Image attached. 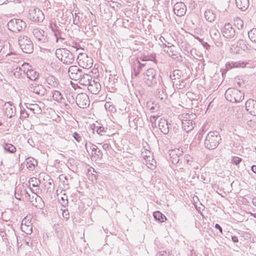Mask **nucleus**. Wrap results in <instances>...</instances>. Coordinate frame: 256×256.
<instances>
[{
	"mask_svg": "<svg viewBox=\"0 0 256 256\" xmlns=\"http://www.w3.org/2000/svg\"><path fill=\"white\" fill-rule=\"evenodd\" d=\"M174 152V150L171 152L170 154V155L171 156L172 158V162L173 164H177L179 161L178 156H176V158H172V156H174V154H172Z\"/></svg>",
	"mask_w": 256,
	"mask_h": 256,
	"instance_id": "obj_52",
	"label": "nucleus"
},
{
	"mask_svg": "<svg viewBox=\"0 0 256 256\" xmlns=\"http://www.w3.org/2000/svg\"><path fill=\"white\" fill-rule=\"evenodd\" d=\"M226 99L232 102H238L244 98V94L235 88H229L225 92Z\"/></svg>",
	"mask_w": 256,
	"mask_h": 256,
	"instance_id": "obj_4",
	"label": "nucleus"
},
{
	"mask_svg": "<svg viewBox=\"0 0 256 256\" xmlns=\"http://www.w3.org/2000/svg\"><path fill=\"white\" fill-rule=\"evenodd\" d=\"M26 107L34 114H40L42 112L40 106L36 103H25Z\"/></svg>",
	"mask_w": 256,
	"mask_h": 256,
	"instance_id": "obj_26",
	"label": "nucleus"
},
{
	"mask_svg": "<svg viewBox=\"0 0 256 256\" xmlns=\"http://www.w3.org/2000/svg\"><path fill=\"white\" fill-rule=\"evenodd\" d=\"M248 64V62L239 61L237 62H232V64H230V66L231 68H244L246 67Z\"/></svg>",
	"mask_w": 256,
	"mask_h": 256,
	"instance_id": "obj_37",
	"label": "nucleus"
},
{
	"mask_svg": "<svg viewBox=\"0 0 256 256\" xmlns=\"http://www.w3.org/2000/svg\"><path fill=\"white\" fill-rule=\"evenodd\" d=\"M246 110L252 116H256V101L252 99H249L246 102Z\"/></svg>",
	"mask_w": 256,
	"mask_h": 256,
	"instance_id": "obj_21",
	"label": "nucleus"
},
{
	"mask_svg": "<svg viewBox=\"0 0 256 256\" xmlns=\"http://www.w3.org/2000/svg\"><path fill=\"white\" fill-rule=\"evenodd\" d=\"M18 44L22 52L31 54L34 50V44L30 38L26 36H20L18 39Z\"/></svg>",
	"mask_w": 256,
	"mask_h": 256,
	"instance_id": "obj_5",
	"label": "nucleus"
},
{
	"mask_svg": "<svg viewBox=\"0 0 256 256\" xmlns=\"http://www.w3.org/2000/svg\"><path fill=\"white\" fill-rule=\"evenodd\" d=\"M21 228L27 234H30L32 232V224L30 222L27 220L26 218H24L22 222Z\"/></svg>",
	"mask_w": 256,
	"mask_h": 256,
	"instance_id": "obj_24",
	"label": "nucleus"
},
{
	"mask_svg": "<svg viewBox=\"0 0 256 256\" xmlns=\"http://www.w3.org/2000/svg\"><path fill=\"white\" fill-rule=\"evenodd\" d=\"M82 70L76 66H71L68 70V74L70 78L74 80L80 78L82 74Z\"/></svg>",
	"mask_w": 256,
	"mask_h": 256,
	"instance_id": "obj_15",
	"label": "nucleus"
},
{
	"mask_svg": "<svg viewBox=\"0 0 256 256\" xmlns=\"http://www.w3.org/2000/svg\"><path fill=\"white\" fill-rule=\"evenodd\" d=\"M46 80L50 87L56 88L59 85L58 79L53 76L49 75L46 78Z\"/></svg>",
	"mask_w": 256,
	"mask_h": 256,
	"instance_id": "obj_27",
	"label": "nucleus"
},
{
	"mask_svg": "<svg viewBox=\"0 0 256 256\" xmlns=\"http://www.w3.org/2000/svg\"><path fill=\"white\" fill-rule=\"evenodd\" d=\"M73 137L78 142H80L82 140V137L80 136V134L77 133L76 132H74L73 134Z\"/></svg>",
	"mask_w": 256,
	"mask_h": 256,
	"instance_id": "obj_54",
	"label": "nucleus"
},
{
	"mask_svg": "<svg viewBox=\"0 0 256 256\" xmlns=\"http://www.w3.org/2000/svg\"><path fill=\"white\" fill-rule=\"evenodd\" d=\"M28 18L32 21L40 22L44 20V16L39 8H30L29 10Z\"/></svg>",
	"mask_w": 256,
	"mask_h": 256,
	"instance_id": "obj_9",
	"label": "nucleus"
},
{
	"mask_svg": "<svg viewBox=\"0 0 256 256\" xmlns=\"http://www.w3.org/2000/svg\"><path fill=\"white\" fill-rule=\"evenodd\" d=\"M102 147L104 150H106L109 149L110 147V145L108 144H104L102 146Z\"/></svg>",
	"mask_w": 256,
	"mask_h": 256,
	"instance_id": "obj_60",
	"label": "nucleus"
},
{
	"mask_svg": "<svg viewBox=\"0 0 256 256\" xmlns=\"http://www.w3.org/2000/svg\"><path fill=\"white\" fill-rule=\"evenodd\" d=\"M215 228L218 230L221 233V234H222V228L220 226V224H215V226H214Z\"/></svg>",
	"mask_w": 256,
	"mask_h": 256,
	"instance_id": "obj_61",
	"label": "nucleus"
},
{
	"mask_svg": "<svg viewBox=\"0 0 256 256\" xmlns=\"http://www.w3.org/2000/svg\"><path fill=\"white\" fill-rule=\"evenodd\" d=\"M94 156L98 159H101L102 158L103 154L102 152L100 149H98L95 152H94Z\"/></svg>",
	"mask_w": 256,
	"mask_h": 256,
	"instance_id": "obj_51",
	"label": "nucleus"
},
{
	"mask_svg": "<svg viewBox=\"0 0 256 256\" xmlns=\"http://www.w3.org/2000/svg\"><path fill=\"white\" fill-rule=\"evenodd\" d=\"M66 100H65V102H66L69 105V104H74L75 102V99L72 96L69 94L68 95H67L66 96Z\"/></svg>",
	"mask_w": 256,
	"mask_h": 256,
	"instance_id": "obj_49",
	"label": "nucleus"
},
{
	"mask_svg": "<svg viewBox=\"0 0 256 256\" xmlns=\"http://www.w3.org/2000/svg\"><path fill=\"white\" fill-rule=\"evenodd\" d=\"M29 114H28L27 112L25 110H20V118H28Z\"/></svg>",
	"mask_w": 256,
	"mask_h": 256,
	"instance_id": "obj_53",
	"label": "nucleus"
},
{
	"mask_svg": "<svg viewBox=\"0 0 256 256\" xmlns=\"http://www.w3.org/2000/svg\"><path fill=\"white\" fill-rule=\"evenodd\" d=\"M236 4L238 8L242 11L246 10L249 6L248 0H236Z\"/></svg>",
	"mask_w": 256,
	"mask_h": 256,
	"instance_id": "obj_31",
	"label": "nucleus"
},
{
	"mask_svg": "<svg viewBox=\"0 0 256 256\" xmlns=\"http://www.w3.org/2000/svg\"><path fill=\"white\" fill-rule=\"evenodd\" d=\"M170 132V133H174L176 134L178 132L179 126L178 124L176 123L173 122L172 121L169 123V128Z\"/></svg>",
	"mask_w": 256,
	"mask_h": 256,
	"instance_id": "obj_36",
	"label": "nucleus"
},
{
	"mask_svg": "<svg viewBox=\"0 0 256 256\" xmlns=\"http://www.w3.org/2000/svg\"><path fill=\"white\" fill-rule=\"evenodd\" d=\"M108 6H110L114 10H116L119 8L118 4L116 2L113 1L108 2Z\"/></svg>",
	"mask_w": 256,
	"mask_h": 256,
	"instance_id": "obj_48",
	"label": "nucleus"
},
{
	"mask_svg": "<svg viewBox=\"0 0 256 256\" xmlns=\"http://www.w3.org/2000/svg\"><path fill=\"white\" fill-rule=\"evenodd\" d=\"M32 34L38 44H44L48 42L47 36L44 30L38 28H36L34 29Z\"/></svg>",
	"mask_w": 256,
	"mask_h": 256,
	"instance_id": "obj_12",
	"label": "nucleus"
},
{
	"mask_svg": "<svg viewBox=\"0 0 256 256\" xmlns=\"http://www.w3.org/2000/svg\"><path fill=\"white\" fill-rule=\"evenodd\" d=\"M5 114L8 118H11L15 115L16 108L15 106L10 103L8 102L4 104Z\"/></svg>",
	"mask_w": 256,
	"mask_h": 256,
	"instance_id": "obj_23",
	"label": "nucleus"
},
{
	"mask_svg": "<svg viewBox=\"0 0 256 256\" xmlns=\"http://www.w3.org/2000/svg\"><path fill=\"white\" fill-rule=\"evenodd\" d=\"M28 142L32 148H34L36 146L35 142H34V140H33V139L32 138H29L28 140Z\"/></svg>",
	"mask_w": 256,
	"mask_h": 256,
	"instance_id": "obj_57",
	"label": "nucleus"
},
{
	"mask_svg": "<svg viewBox=\"0 0 256 256\" xmlns=\"http://www.w3.org/2000/svg\"><path fill=\"white\" fill-rule=\"evenodd\" d=\"M169 254L165 250L160 251L157 254V256H168Z\"/></svg>",
	"mask_w": 256,
	"mask_h": 256,
	"instance_id": "obj_59",
	"label": "nucleus"
},
{
	"mask_svg": "<svg viewBox=\"0 0 256 256\" xmlns=\"http://www.w3.org/2000/svg\"><path fill=\"white\" fill-rule=\"evenodd\" d=\"M204 16L208 21L212 22L214 20L216 16L213 10L208 9L205 12Z\"/></svg>",
	"mask_w": 256,
	"mask_h": 256,
	"instance_id": "obj_33",
	"label": "nucleus"
},
{
	"mask_svg": "<svg viewBox=\"0 0 256 256\" xmlns=\"http://www.w3.org/2000/svg\"><path fill=\"white\" fill-rule=\"evenodd\" d=\"M248 36L252 42L256 44V28H252L248 32Z\"/></svg>",
	"mask_w": 256,
	"mask_h": 256,
	"instance_id": "obj_38",
	"label": "nucleus"
},
{
	"mask_svg": "<svg viewBox=\"0 0 256 256\" xmlns=\"http://www.w3.org/2000/svg\"><path fill=\"white\" fill-rule=\"evenodd\" d=\"M72 16L74 24L78 25L82 18V14L80 12L75 13L74 15L72 14Z\"/></svg>",
	"mask_w": 256,
	"mask_h": 256,
	"instance_id": "obj_39",
	"label": "nucleus"
},
{
	"mask_svg": "<svg viewBox=\"0 0 256 256\" xmlns=\"http://www.w3.org/2000/svg\"><path fill=\"white\" fill-rule=\"evenodd\" d=\"M94 128H92L93 130H96V132L101 136L103 135L104 134L102 132H106L105 128L102 126H96L95 125L94 126Z\"/></svg>",
	"mask_w": 256,
	"mask_h": 256,
	"instance_id": "obj_46",
	"label": "nucleus"
},
{
	"mask_svg": "<svg viewBox=\"0 0 256 256\" xmlns=\"http://www.w3.org/2000/svg\"><path fill=\"white\" fill-rule=\"evenodd\" d=\"M80 75L81 76H80V78L76 80L78 82V83L80 85L88 86L92 80V76L91 75L84 74L83 72H82V74Z\"/></svg>",
	"mask_w": 256,
	"mask_h": 256,
	"instance_id": "obj_22",
	"label": "nucleus"
},
{
	"mask_svg": "<svg viewBox=\"0 0 256 256\" xmlns=\"http://www.w3.org/2000/svg\"><path fill=\"white\" fill-rule=\"evenodd\" d=\"M210 34L213 40H218L221 38L220 32L216 29L210 30Z\"/></svg>",
	"mask_w": 256,
	"mask_h": 256,
	"instance_id": "obj_40",
	"label": "nucleus"
},
{
	"mask_svg": "<svg viewBox=\"0 0 256 256\" xmlns=\"http://www.w3.org/2000/svg\"><path fill=\"white\" fill-rule=\"evenodd\" d=\"M194 115H192V116H188V118L186 117V119L181 120L182 128L186 132H188L194 128V123H193L192 118Z\"/></svg>",
	"mask_w": 256,
	"mask_h": 256,
	"instance_id": "obj_16",
	"label": "nucleus"
},
{
	"mask_svg": "<svg viewBox=\"0 0 256 256\" xmlns=\"http://www.w3.org/2000/svg\"><path fill=\"white\" fill-rule=\"evenodd\" d=\"M104 108L106 110L111 112H116L115 106L112 104L111 102H107L104 104Z\"/></svg>",
	"mask_w": 256,
	"mask_h": 256,
	"instance_id": "obj_42",
	"label": "nucleus"
},
{
	"mask_svg": "<svg viewBox=\"0 0 256 256\" xmlns=\"http://www.w3.org/2000/svg\"><path fill=\"white\" fill-rule=\"evenodd\" d=\"M75 101L77 105L80 108H86L90 105V101L88 96L86 93L78 94Z\"/></svg>",
	"mask_w": 256,
	"mask_h": 256,
	"instance_id": "obj_11",
	"label": "nucleus"
},
{
	"mask_svg": "<svg viewBox=\"0 0 256 256\" xmlns=\"http://www.w3.org/2000/svg\"><path fill=\"white\" fill-rule=\"evenodd\" d=\"M215 44L218 47H220L222 46V41L221 38H218V40H213Z\"/></svg>",
	"mask_w": 256,
	"mask_h": 256,
	"instance_id": "obj_55",
	"label": "nucleus"
},
{
	"mask_svg": "<svg viewBox=\"0 0 256 256\" xmlns=\"http://www.w3.org/2000/svg\"><path fill=\"white\" fill-rule=\"evenodd\" d=\"M26 75L30 80H36L38 77L39 73L36 70L30 68L27 70Z\"/></svg>",
	"mask_w": 256,
	"mask_h": 256,
	"instance_id": "obj_32",
	"label": "nucleus"
},
{
	"mask_svg": "<svg viewBox=\"0 0 256 256\" xmlns=\"http://www.w3.org/2000/svg\"><path fill=\"white\" fill-rule=\"evenodd\" d=\"M202 46L207 50H209L210 49V45L206 42L202 40L201 42Z\"/></svg>",
	"mask_w": 256,
	"mask_h": 256,
	"instance_id": "obj_58",
	"label": "nucleus"
},
{
	"mask_svg": "<svg viewBox=\"0 0 256 256\" xmlns=\"http://www.w3.org/2000/svg\"><path fill=\"white\" fill-rule=\"evenodd\" d=\"M153 216L156 220L160 222H164L166 220V216L159 211L154 212Z\"/></svg>",
	"mask_w": 256,
	"mask_h": 256,
	"instance_id": "obj_35",
	"label": "nucleus"
},
{
	"mask_svg": "<svg viewBox=\"0 0 256 256\" xmlns=\"http://www.w3.org/2000/svg\"><path fill=\"white\" fill-rule=\"evenodd\" d=\"M142 156L143 158L142 162L145 164L149 168L154 170L156 167V162L153 158L152 153L144 149L142 152Z\"/></svg>",
	"mask_w": 256,
	"mask_h": 256,
	"instance_id": "obj_7",
	"label": "nucleus"
},
{
	"mask_svg": "<svg viewBox=\"0 0 256 256\" xmlns=\"http://www.w3.org/2000/svg\"><path fill=\"white\" fill-rule=\"evenodd\" d=\"M186 6L184 2H177L174 4V12L177 16H183L186 14Z\"/></svg>",
	"mask_w": 256,
	"mask_h": 256,
	"instance_id": "obj_19",
	"label": "nucleus"
},
{
	"mask_svg": "<svg viewBox=\"0 0 256 256\" xmlns=\"http://www.w3.org/2000/svg\"><path fill=\"white\" fill-rule=\"evenodd\" d=\"M77 61L80 67L86 69L90 68L93 64L92 58L86 53H80L77 56Z\"/></svg>",
	"mask_w": 256,
	"mask_h": 256,
	"instance_id": "obj_8",
	"label": "nucleus"
},
{
	"mask_svg": "<svg viewBox=\"0 0 256 256\" xmlns=\"http://www.w3.org/2000/svg\"><path fill=\"white\" fill-rule=\"evenodd\" d=\"M242 159L239 157L234 156L232 159V163L238 165L242 162Z\"/></svg>",
	"mask_w": 256,
	"mask_h": 256,
	"instance_id": "obj_50",
	"label": "nucleus"
},
{
	"mask_svg": "<svg viewBox=\"0 0 256 256\" xmlns=\"http://www.w3.org/2000/svg\"><path fill=\"white\" fill-rule=\"evenodd\" d=\"M234 26L238 28V29L240 30L243 28L244 22L240 18L238 17L234 19Z\"/></svg>",
	"mask_w": 256,
	"mask_h": 256,
	"instance_id": "obj_43",
	"label": "nucleus"
},
{
	"mask_svg": "<svg viewBox=\"0 0 256 256\" xmlns=\"http://www.w3.org/2000/svg\"><path fill=\"white\" fill-rule=\"evenodd\" d=\"M7 26L8 29L13 32H20L25 29L26 23L20 19L13 18L10 20Z\"/></svg>",
	"mask_w": 256,
	"mask_h": 256,
	"instance_id": "obj_6",
	"label": "nucleus"
},
{
	"mask_svg": "<svg viewBox=\"0 0 256 256\" xmlns=\"http://www.w3.org/2000/svg\"><path fill=\"white\" fill-rule=\"evenodd\" d=\"M26 166L30 170H33L38 164L37 160L32 158H28L26 159Z\"/></svg>",
	"mask_w": 256,
	"mask_h": 256,
	"instance_id": "obj_34",
	"label": "nucleus"
},
{
	"mask_svg": "<svg viewBox=\"0 0 256 256\" xmlns=\"http://www.w3.org/2000/svg\"><path fill=\"white\" fill-rule=\"evenodd\" d=\"M161 88H158L156 92V96L158 98H160V100H163L166 99V94L164 92V90L162 89V86L161 85Z\"/></svg>",
	"mask_w": 256,
	"mask_h": 256,
	"instance_id": "obj_44",
	"label": "nucleus"
},
{
	"mask_svg": "<svg viewBox=\"0 0 256 256\" xmlns=\"http://www.w3.org/2000/svg\"><path fill=\"white\" fill-rule=\"evenodd\" d=\"M53 100L63 104L66 110H68L70 108L68 104L65 102V98L62 96L61 93L58 90H54L52 92Z\"/></svg>",
	"mask_w": 256,
	"mask_h": 256,
	"instance_id": "obj_18",
	"label": "nucleus"
},
{
	"mask_svg": "<svg viewBox=\"0 0 256 256\" xmlns=\"http://www.w3.org/2000/svg\"><path fill=\"white\" fill-rule=\"evenodd\" d=\"M88 88L92 94H98L101 90V85L98 79H94L92 80L90 84L88 86Z\"/></svg>",
	"mask_w": 256,
	"mask_h": 256,
	"instance_id": "obj_20",
	"label": "nucleus"
},
{
	"mask_svg": "<svg viewBox=\"0 0 256 256\" xmlns=\"http://www.w3.org/2000/svg\"><path fill=\"white\" fill-rule=\"evenodd\" d=\"M62 26H64L60 24L59 23L58 24H56V23L51 24L50 26V28L53 32L58 30H60V28H59V27H62Z\"/></svg>",
	"mask_w": 256,
	"mask_h": 256,
	"instance_id": "obj_47",
	"label": "nucleus"
},
{
	"mask_svg": "<svg viewBox=\"0 0 256 256\" xmlns=\"http://www.w3.org/2000/svg\"><path fill=\"white\" fill-rule=\"evenodd\" d=\"M60 30L54 32V36L56 39V42L60 46L64 44L65 34L66 30L65 26L59 27Z\"/></svg>",
	"mask_w": 256,
	"mask_h": 256,
	"instance_id": "obj_14",
	"label": "nucleus"
},
{
	"mask_svg": "<svg viewBox=\"0 0 256 256\" xmlns=\"http://www.w3.org/2000/svg\"><path fill=\"white\" fill-rule=\"evenodd\" d=\"M169 123L166 120L160 118L158 122V128L164 134H167L170 132Z\"/></svg>",
	"mask_w": 256,
	"mask_h": 256,
	"instance_id": "obj_25",
	"label": "nucleus"
},
{
	"mask_svg": "<svg viewBox=\"0 0 256 256\" xmlns=\"http://www.w3.org/2000/svg\"><path fill=\"white\" fill-rule=\"evenodd\" d=\"M186 78H184L176 81H174L172 82L173 87L179 90L183 89L186 86Z\"/></svg>",
	"mask_w": 256,
	"mask_h": 256,
	"instance_id": "obj_30",
	"label": "nucleus"
},
{
	"mask_svg": "<svg viewBox=\"0 0 256 256\" xmlns=\"http://www.w3.org/2000/svg\"><path fill=\"white\" fill-rule=\"evenodd\" d=\"M2 239L3 242H4L5 245L6 246H8L9 245L10 243L8 242V239L7 238L4 237V238H2Z\"/></svg>",
	"mask_w": 256,
	"mask_h": 256,
	"instance_id": "obj_62",
	"label": "nucleus"
},
{
	"mask_svg": "<svg viewBox=\"0 0 256 256\" xmlns=\"http://www.w3.org/2000/svg\"><path fill=\"white\" fill-rule=\"evenodd\" d=\"M36 188H32L31 187L30 188V189L32 192L34 193L36 196L38 195L40 192V188L38 187H35Z\"/></svg>",
	"mask_w": 256,
	"mask_h": 256,
	"instance_id": "obj_56",
	"label": "nucleus"
},
{
	"mask_svg": "<svg viewBox=\"0 0 256 256\" xmlns=\"http://www.w3.org/2000/svg\"><path fill=\"white\" fill-rule=\"evenodd\" d=\"M24 193L26 196V197L29 199L31 202H32L33 200H31L30 196V194L26 190L24 189L20 190V188H16L15 190V197L18 200L21 199V196Z\"/></svg>",
	"mask_w": 256,
	"mask_h": 256,
	"instance_id": "obj_29",
	"label": "nucleus"
},
{
	"mask_svg": "<svg viewBox=\"0 0 256 256\" xmlns=\"http://www.w3.org/2000/svg\"><path fill=\"white\" fill-rule=\"evenodd\" d=\"M251 170L255 174H256V166L253 165L251 167Z\"/></svg>",
	"mask_w": 256,
	"mask_h": 256,
	"instance_id": "obj_64",
	"label": "nucleus"
},
{
	"mask_svg": "<svg viewBox=\"0 0 256 256\" xmlns=\"http://www.w3.org/2000/svg\"><path fill=\"white\" fill-rule=\"evenodd\" d=\"M232 240L234 242H238V239L236 236H232Z\"/></svg>",
	"mask_w": 256,
	"mask_h": 256,
	"instance_id": "obj_63",
	"label": "nucleus"
},
{
	"mask_svg": "<svg viewBox=\"0 0 256 256\" xmlns=\"http://www.w3.org/2000/svg\"><path fill=\"white\" fill-rule=\"evenodd\" d=\"M29 183L30 187L31 186L32 187H38L40 184V181L36 178H32L30 180Z\"/></svg>",
	"mask_w": 256,
	"mask_h": 256,
	"instance_id": "obj_45",
	"label": "nucleus"
},
{
	"mask_svg": "<svg viewBox=\"0 0 256 256\" xmlns=\"http://www.w3.org/2000/svg\"><path fill=\"white\" fill-rule=\"evenodd\" d=\"M170 77L172 82H173L174 81H176L185 78L184 76L183 72L179 70H174L170 74Z\"/></svg>",
	"mask_w": 256,
	"mask_h": 256,
	"instance_id": "obj_28",
	"label": "nucleus"
},
{
	"mask_svg": "<svg viewBox=\"0 0 256 256\" xmlns=\"http://www.w3.org/2000/svg\"><path fill=\"white\" fill-rule=\"evenodd\" d=\"M4 150L10 153H14L16 151V147L10 144H6L4 145Z\"/></svg>",
	"mask_w": 256,
	"mask_h": 256,
	"instance_id": "obj_41",
	"label": "nucleus"
},
{
	"mask_svg": "<svg viewBox=\"0 0 256 256\" xmlns=\"http://www.w3.org/2000/svg\"><path fill=\"white\" fill-rule=\"evenodd\" d=\"M222 34L226 38H235L236 32L234 28L230 23L226 24L222 28Z\"/></svg>",
	"mask_w": 256,
	"mask_h": 256,
	"instance_id": "obj_10",
	"label": "nucleus"
},
{
	"mask_svg": "<svg viewBox=\"0 0 256 256\" xmlns=\"http://www.w3.org/2000/svg\"><path fill=\"white\" fill-rule=\"evenodd\" d=\"M55 54L56 58L66 64H72L75 60L73 53L65 48L56 49Z\"/></svg>",
	"mask_w": 256,
	"mask_h": 256,
	"instance_id": "obj_3",
	"label": "nucleus"
},
{
	"mask_svg": "<svg viewBox=\"0 0 256 256\" xmlns=\"http://www.w3.org/2000/svg\"><path fill=\"white\" fill-rule=\"evenodd\" d=\"M144 83L148 86H154L158 83L160 85L162 78L158 75L156 71L152 68H148L144 74L143 78Z\"/></svg>",
	"mask_w": 256,
	"mask_h": 256,
	"instance_id": "obj_1",
	"label": "nucleus"
},
{
	"mask_svg": "<svg viewBox=\"0 0 256 256\" xmlns=\"http://www.w3.org/2000/svg\"><path fill=\"white\" fill-rule=\"evenodd\" d=\"M221 140V136L218 132H210L205 138V147L208 150H214L217 148Z\"/></svg>",
	"mask_w": 256,
	"mask_h": 256,
	"instance_id": "obj_2",
	"label": "nucleus"
},
{
	"mask_svg": "<svg viewBox=\"0 0 256 256\" xmlns=\"http://www.w3.org/2000/svg\"><path fill=\"white\" fill-rule=\"evenodd\" d=\"M28 88L30 92L41 96H44L46 91V88L42 84H38L35 82L30 84Z\"/></svg>",
	"mask_w": 256,
	"mask_h": 256,
	"instance_id": "obj_13",
	"label": "nucleus"
},
{
	"mask_svg": "<svg viewBox=\"0 0 256 256\" xmlns=\"http://www.w3.org/2000/svg\"><path fill=\"white\" fill-rule=\"evenodd\" d=\"M164 52L173 59H176L178 57L179 54L176 50V47L174 45L167 46L163 44Z\"/></svg>",
	"mask_w": 256,
	"mask_h": 256,
	"instance_id": "obj_17",
	"label": "nucleus"
}]
</instances>
